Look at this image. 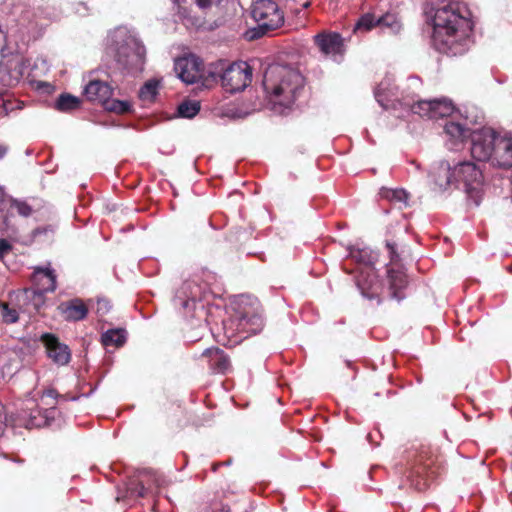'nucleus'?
I'll return each mask as SVG.
<instances>
[{"mask_svg":"<svg viewBox=\"0 0 512 512\" xmlns=\"http://www.w3.org/2000/svg\"><path fill=\"white\" fill-rule=\"evenodd\" d=\"M432 22V45L448 56L464 54L474 23L468 7L454 0H435L425 12Z\"/></svg>","mask_w":512,"mask_h":512,"instance_id":"f257e3e1","label":"nucleus"},{"mask_svg":"<svg viewBox=\"0 0 512 512\" xmlns=\"http://www.w3.org/2000/svg\"><path fill=\"white\" fill-rule=\"evenodd\" d=\"M263 87L275 112L289 109L304 91V77L286 65H271L265 71Z\"/></svg>","mask_w":512,"mask_h":512,"instance_id":"f03ea898","label":"nucleus"},{"mask_svg":"<svg viewBox=\"0 0 512 512\" xmlns=\"http://www.w3.org/2000/svg\"><path fill=\"white\" fill-rule=\"evenodd\" d=\"M436 184L446 188L452 181L462 182L467 196L478 206L482 200V170L473 162L463 161L452 169L448 163H442L437 169Z\"/></svg>","mask_w":512,"mask_h":512,"instance_id":"7ed1b4c3","label":"nucleus"},{"mask_svg":"<svg viewBox=\"0 0 512 512\" xmlns=\"http://www.w3.org/2000/svg\"><path fill=\"white\" fill-rule=\"evenodd\" d=\"M251 16L257 25L247 32L250 40L268 35L284 24V12L273 0H256L252 4Z\"/></svg>","mask_w":512,"mask_h":512,"instance_id":"20e7f679","label":"nucleus"},{"mask_svg":"<svg viewBox=\"0 0 512 512\" xmlns=\"http://www.w3.org/2000/svg\"><path fill=\"white\" fill-rule=\"evenodd\" d=\"M208 74L214 80L220 78L223 88L229 93L243 91L252 80V68L243 61L231 64L219 61Z\"/></svg>","mask_w":512,"mask_h":512,"instance_id":"39448f33","label":"nucleus"},{"mask_svg":"<svg viewBox=\"0 0 512 512\" xmlns=\"http://www.w3.org/2000/svg\"><path fill=\"white\" fill-rule=\"evenodd\" d=\"M350 256L355 262L369 269L366 276L362 272L357 279V285L362 295L370 300L377 299L378 303H381L380 295L383 288L371 269L378 259V254L369 248H362L351 250Z\"/></svg>","mask_w":512,"mask_h":512,"instance_id":"423d86ee","label":"nucleus"},{"mask_svg":"<svg viewBox=\"0 0 512 512\" xmlns=\"http://www.w3.org/2000/svg\"><path fill=\"white\" fill-rule=\"evenodd\" d=\"M230 328L242 337L247 338L262 331L264 327L262 310L259 304L256 306L250 304L243 307L229 320Z\"/></svg>","mask_w":512,"mask_h":512,"instance_id":"0eeeda50","label":"nucleus"},{"mask_svg":"<svg viewBox=\"0 0 512 512\" xmlns=\"http://www.w3.org/2000/svg\"><path fill=\"white\" fill-rule=\"evenodd\" d=\"M145 56L144 45L135 39H130L117 48L115 59L119 68L135 73L143 70Z\"/></svg>","mask_w":512,"mask_h":512,"instance_id":"6e6552de","label":"nucleus"},{"mask_svg":"<svg viewBox=\"0 0 512 512\" xmlns=\"http://www.w3.org/2000/svg\"><path fill=\"white\" fill-rule=\"evenodd\" d=\"M497 132L491 128H482L471 133V155L478 161H490L493 156Z\"/></svg>","mask_w":512,"mask_h":512,"instance_id":"1a4fd4ad","label":"nucleus"},{"mask_svg":"<svg viewBox=\"0 0 512 512\" xmlns=\"http://www.w3.org/2000/svg\"><path fill=\"white\" fill-rule=\"evenodd\" d=\"M175 71L183 82L193 84L203 77V63L194 55L178 58L175 61Z\"/></svg>","mask_w":512,"mask_h":512,"instance_id":"9d476101","label":"nucleus"},{"mask_svg":"<svg viewBox=\"0 0 512 512\" xmlns=\"http://www.w3.org/2000/svg\"><path fill=\"white\" fill-rule=\"evenodd\" d=\"M41 343L46 349L47 356L57 365H67L71 360L70 348L60 342L59 338L52 333H44L40 337Z\"/></svg>","mask_w":512,"mask_h":512,"instance_id":"9b49d317","label":"nucleus"},{"mask_svg":"<svg viewBox=\"0 0 512 512\" xmlns=\"http://www.w3.org/2000/svg\"><path fill=\"white\" fill-rule=\"evenodd\" d=\"M314 44L326 56H342L345 52L343 37L337 32H320L313 37Z\"/></svg>","mask_w":512,"mask_h":512,"instance_id":"f8f14e48","label":"nucleus"},{"mask_svg":"<svg viewBox=\"0 0 512 512\" xmlns=\"http://www.w3.org/2000/svg\"><path fill=\"white\" fill-rule=\"evenodd\" d=\"M490 161L494 166L500 168L512 167V136L497 134Z\"/></svg>","mask_w":512,"mask_h":512,"instance_id":"ddd939ff","label":"nucleus"},{"mask_svg":"<svg viewBox=\"0 0 512 512\" xmlns=\"http://www.w3.org/2000/svg\"><path fill=\"white\" fill-rule=\"evenodd\" d=\"M196 291H199V286L194 282H185L181 290L178 292L174 299V303L176 306H181L184 314L189 315L191 317L194 316L195 311L200 306L203 308L200 300L196 299Z\"/></svg>","mask_w":512,"mask_h":512,"instance_id":"4468645a","label":"nucleus"},{"mask_svg":"<svg viewBox=\"0 0 512 512\" xmlns=\"http://www.w3.org/2000/svg\"><path fill=\"white\" fill-rule=\"evenodd\" d=\"M201 357L207 359L208 366L214 373L226 374L231 368L228 355L218 347L205 349Z\"/></svg>","mask_w":512,"mask_h":512,"instance_id":"2eb2a0df","label":"nucleus"},{"mask_svg":"<svg viewBox=\"0 0 512 512\" xmlns=\"http://www.w3.org/2000/svg\"><path fill=\"white\" fill-rule=\"evenodd\" d=\"M66 321H81L88 315L89 308L80 298L62 302L58 307Z\"/></svg>","mask_w":512,"mask_h":512,"instance_id":"dca6fc26","label":"nucleus"},{"mask_svg":"<svg viewBox=\"0 0 512 512\" xmlns=\"http://www.w3.org/2000/svg\"><path fill=\"white\" fill-rule=\"evenodd\" d=\"M387 278L389 283L390 296L396 300H402L405 296L402 290L408 284L407 276L401 267H390L387 270Z\"/></svg>","mask_w":512,"mask_h":512,"instance_id":"f3484780","label":"nucleus"},{"mask_svg":"<svg viewBox=\"0 0 512 512\" xmlns=\"http://www.w3.org/2000/svg\"><path fill=\"white\" fill-rule=\"evenodd\" d=\"M84 93L88 100L98 101L104 105L111 98L113 89L106 82L93 80L86 85Z\"/></svg>","mask_w":512,"mask_h":512,"instance_id":"a211bd4d","label":"nucleus"},{"mask_svg":"<svg viewBox=\"0 0 512 512\" xmlns=\"http://www.w3.org/2000/svg\"><path fill=\"white\" fill-rule=\"evenodd\" d=\"M36 288L44 292H54L56 289V274L53 269L37 267L32 276Z\"/></svg>","mask_w":512,"mask_h":512,"instance_id":"6ab92c4d","label":"nucleus"},{"mask_svg":"<svg viewBox=\"0 0 512 512\" xmlns=\"http://www.w3.org/2000/svg\"><path fill=\"white\" fill-rule=\"evenodd\" d=\"M433 471L429 470V464L422 463V457L418 460V464L415 465L410 472L409 478H411V484L418 491H423L429 486V480L433 477Z\"/></svg>","mask_w":512,"mask_h":512,"instance_id":"aec40b11","label":"nucleus"},{"mask_svg":"<svg viewBox=\"0 0 512 512\" xmlns=\"http://www.w3.org/2000/svg\"><path fill=\"white\" fill-rule=\"evenodd\" d=\"M400 106H402L407 111H411L414 114H418L421 117H427L431 119L432 114V100H408L403 99L399 101Z\"/></svg>","mask_w":512,"mask_h":512,"instance_id":"412c9836","label":"nucleus"},{"mask_svg":"<svg viewBox=\"0 0 512 512\" xmlns=\"http://www.w3.org/2000/svg\"><path fill=\"white\" fill-rule=\"evenodd\" d=\"M126 330L122 328L109 329L101 336L104 347H121L126 342Z\"/></svg>","mask_w":512,"mask_h":512,"instance_id":"4be33fe9","label":"nucleus"},{"mask_svg":"<svg viewBox=\"0 0 512 512\" xmlns=\"http://www.w3.org/2000/svg\"><path fill=\"white\" fill-rule=\"evenodd\" d=\"M45 293L44 291L38 289V288H28L24 290V297L28 301L26 303L27 310L30 311V307L38 312L45 303Z\"/></svg>","mask_w":512,"mask_h":512,"instance_id":"5701e85b","label":"nucleus"},{"mask_svg":"<svg viewBox=\"0 0 512 512\" xmlns=\"http://www.w3.org/2000/svg\"><path fill=\"white\" fill-rule=\"evenodd\" d=\"M160 81L156 79H150L144 83L139 90V98L144 104H151L155 102L158 95Z\"/></svg>","mask_w":512,"mask_h":512,"instance_id":"b1692460","label":"nucleus"},{"mask_svg":"<svg viewBox=\"0 0 512 512\" xmlns=\"http://www.w3.org/2000/svg\"><path fill=\"white\" fill-rule=\"evenodd\" d=\"M14 210L23 217H28L32 213V207L27 202L9 198L8 208L3 214V221L6 225H8L9 216L13 215Z\"/></svg>","mask_w":512,"mask_h":512,"instance_id":"393cba45","label":"nucleus"},{"mask_svg":"<svg viewBox=\"0 0 512 512\" xmlns=\"http://www.w3.org/2000/svg\"><path fill=\"white\" fill-rule=\"evenodd\" d=\"M80 106L81 100L68 93L61 94L55 103V109L60 112H72L79 109Z\"/></svg>","mask_w":512,"mask_h":512,"instance_id":"a878e982","label":"nucleus"},{"mask_svg":"<svg viewBox=\"0 0 512 512\" xmlns=\"http://www.w3.org/2000/svg\"><path fill=\"white\" fill-rule=\"evenodd\" d=\"M55 234L56 226L47 224L35 228L32 232V238L38 243H51L54 241Z\"/></svg>","mask_w":512,"mask_h":512,"instance_id":"bb28decb","label":"nucleus"},{"mask_svg":"<svg viewBox=\"0 0 512 512\" xmlns=\"http://www.w3.org/2000/svg\"><path fill=\"white\" fill-rule=\"evenodd\" d=\"M454 112V105L448 100H432L431 119H439L450 116Z\"/></svg>","mask_w":512,"mask_h":512,"instance_id":"cd10ccee","label":"nucleus"},{"mask_svg":"<svg viewBox=\"0 0 512 512\" xmlns=\"http://www.w3.org/2000/svg\"><path fill=\"white\" fill-rule=\"evenodd\" d=\"M378 26L390 29L392 34L402 30V22L396 13L387 12L377 19Z\"/></svg>","mask_w":512,"mask_h":512,"instance_id":"c85d7f7f","label":"nucleus"},{"mask_svg":"<svg viewBox=\"0 0 512 512\" xmlns=\"http://www.w3.org/2000/svg\"><path fill=\"white\" fill-rule=\"evenodd\" d=\"M179 116L193 118L200 111V102L196 100H185L177 108Z\"/></svg>","mask_w":512,"mask_h":512,"instance_id":"c756f323","label":"nucleus"},{"mask_svg":"<svg viewBox=\"0 0 512 512\" xmlns=\"http://www.w3.org/2000/svg\"><path fill=\"white\" fill-rule=\"evenodd\" d=\"M104 107L107 111L120 115L129 113L132 110V105L129 101L110 98L106 101Z\"/></svg>","mask_w":512,"mask_h":512,"instance_id":"7c9ffc66","label":"nucleus"},{"mask_svg":"<svg viewBox=\"0 0 512 512\" xmlns=\"http://www.w3.org/2000/svg\"><path fill=\"white\" fill-rule=\"evenodd\" d=\"M445 132L455 139H465L471 136L469 129L460 123L447 122L444 126Z\"/></svg>","mask_w":512,"mask_h":512,"instance_id":"2f4dec72","label":"nucleus"},{"mask_svg":"<svg viewBox=\"0 0 512 512\" xmlns=\"http://www.w3.org/2000/svg\"><path fill=\"white\" fill-rule=\"evenodd\" d=\"M378 26L377 19L375 18L374 14L372 13H366L362 15L359 20L357 21L354 31H370L374 27Z\"/></svg>","mask_w":512,"mask_h":512,"instance_id":"473e14b6","label":"nucleus"},{"mask_svg":"<svg viewBox=\"0 0 512 512\" xmlns=\"http://www.w3.org/2000/svg\"><path fill=\"white\" fill-rule=\"evenodd\" d=\"M112 309V304L109 299L105 297H98L96 300V314L102 318L107 315Z\"/></svg>","mask_w":512,"mask_h":512,"instance_id":"72a5a7b5","label":"nucleus"},{"mask_svg":"<svg viewBox=\"0 0 512 512\" xmlns=\"http://www.w3.org/2000/svg\"><path fill=\"white\" fill-rule=\"evenodd\" d=\"M201 512H231L229 505L221 501H212L209 505L202 508Z\"/></svg>","mask_w":512,"mask_h":512,"instance_id":"f704fd0d","label":"nucleus"},{"mask_svg":"<svg viewBox=\"0 0 512 512\" xmlns=\"http://www.w3.org/2000/svg\"><path fill=\"white\" fill-rule=\"evenodd\" d=\"M1 315L3 317V320L6 323H15V322H17V320L19 318L17 311L14 309H10V308H9V311L6 313H4V311L2 310Z\"/></svg>","mask_w":512,"mask_h":512,"instance_id":"c9c22d12","label":"nucleus"},{"mask_svg":"<svg viewBox=\"0 0 512 512\" xmlns=\"http://www.w3.org/2000/svg\"><path fill=\"white\" fill-rule=\"evenodd\" d=\"M391 198L398 202H406L408 193L404 189H396L391 192Z\"/></svg>","mask_w":512,"mask_h":512,"instance_id":"e433bc0d","label":"nucleus"},{"mask_svg":"<svg viewBox=\"0 0 512 512\" xmlns=\"http://www.w3.org/2000/svg\"><path fill=\"white\" fill-rule=\"evenodd\" d=\"M386 247L389 250L390 258L392 263H398L400 261L399 254L396 251V244L387 242Z\"/></svg>","mask_w":512,"mask_h":512,"instance_id":"4c0bfd02","label":"nucleus"},{"mask_svg":"<svg viewBox=\"0 0 512 512\" xmlns=\"http://www.w3.org/2000/svg\"><path fill=\"white\" fill-rule=\"evenodd\" d=\"M12 250V245L6 239H0V259H3Z\"/></svg>","mask_w":512,"mask_h":512,"instance_id":"58836bf2","label":"nucleus"},{"mask_svg":"<svg viewBox=\"0 0 512 512\" xmlns=\"http://www.w3.org/2000/svg\"><path fill=\"white\" fill-rule=\"evenodd\" d=\"M9 205V198L5 194L4 190L0 188V214H5L6 209Z\"/></svg>","mask_w":512,"mask_h":512,"instance_id":"ea45409f","label":"nucleus"},{"mask_svg":"<svg viewBox=\"0 0 512 512\" xmlns=\"http://www.w3.org/2000/svg\"><path fill=\"white\" fill-rule=\"evenodd\" d=\"M196 4L202 8V9H205V8H208L211 6L212 4V0H196Z\"/></svg>","mask_w":512,"mask_h":512,"instance_id":"a19ab883","label":"nucleus"},{"mask_svg":"<svg viewBox=\"0 0 512 512\" xmlns=\"http://www.w3.org/2000/svg\"><path fill=\"white\" fill-rule=\"evenodd\" d=\"M7 152H8V146H6L4 144H0V160L5 157Z\"/></svg>","mask_w":512,"mask_h":512,"instance_id":"79ce46f5","label":"nucleus"},{"mask_svg":"<svg viewBox=\"0 0 512 512\" xmlns=\"http://www.w3.org/2000/svg\"><path fill=\"white\" fill-rule=\"evenodd\" d=\"M0 310H1V311L3 310V311H4V313L8 312V311H9V306H8V304L3 303V302H0Z\"/></svg>","mask_w":512,"mask_h":512,"instance_id":"37998d69","label":"nucleus"},{"mask_svg":"<svg viewBox=\"0 0 512 512\" xmlns=\"http://www.w3.org/2000/svg\"><path fill=\"white\" fill-rule=\"evenodd\" d=\"M55 394H56V391L53 389L47 391L48 396L54 397Z\"/></svg>","mask_w":512,"mask_h":512,"instance_id":"c03bdc74","label":"nucleus"},{"mask_svg":"<svg viewBox=\"0 0 512 512\" xmlns=\"http://www.w3.org/2000/svg\"><path fill=\"white\" fill-rule=\"evenodd\" d=\"M220 465H221L220 463H213L212 464V470L216 471Z\"/></svg>","mask_w":512,"mask_h":512,"instance_id":"a18cd8bd","label":"nucleus"},{"mask_svg":"<svg viewBox=\"0 0 512 512\" xmlns=\"http://www.w3.org/2000/svg\"><path fill=\"white\" fill-rule=\"evenodd\" d=\"M309 5H310V3H309V2H306L303 6H304L305 8H307Z\"/></svg>","mask_w":512,"mask_h":512,"instance_id":"49530a36","label":"nucleus"},{"mask_svg":"<svg viewBox=\"0 0 512 512\" xmlns=\"http://www.w3.org/2000/svg\"><path fill=\"white\" fill-rule=\"evenodd\" d=\"M175 2H178V0H175Z\"/></svg>","mask_w":512,"mask_h":512,"instance_id":"de8ad7c7","label":"nucleus"}]
</instances>
